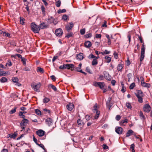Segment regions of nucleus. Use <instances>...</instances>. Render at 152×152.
<instances>
[{
    "label": "nucleus",
    "instance_id": "nucleus-1",
    "mask_svg": "<svg viewBox=\"0 0 152 152\" xmlns=\"http://www.w3.org/2000/svg\"><path fill=\"white\" fill-rule=\"evenodd\" d=\"M31 30L35 33H39L40 30L39 26H38L34 22L31 23Z\"/></svg>",
    "mask_w": 152,
    "mask_h": 152
},
{
    "label": "nucleus",
    "instance_id": "nucleus-2",
    "mask_svg": "<svg viewBox=\"0 0 152 152\" xmlns=\"http://www.w3.org/2000/svg\"><path fill=\"white\" fill-rule=\"evenodd\" d=\"M145 47L144 44H142L141 47V55L140 57V61L142 62L143 60L145 57Z\"/></svg>",
    "mask_w": 152,
    "mask_h": 152
},
{
    "label": "nucleus",
    "instance_id": "nucleus-3",
    "mask_svg": "<svg viewBox=\"0 0 152 152\" xmlns=\"http://www.w3.org/2000/svg\"><path fill=\"white\" fill-rule=\"evenodd\" d=\"M41 84L40 83H39L37 84H32L31 86L33 89L35 91L37 92L40 91L39 88L41 86Z\"/></svg>",
    "mask_w": 152,
    "mask_h": 152
},
{
    "label": "nucleus",
    "instance_id": "nucleus-4",
    "mask_svg": "<svg viewBox=\"0 0 152 152\" xmlns=\"http://www.w3.org/2000/svg\"><path fill=\"white\" fill-rule=\"evenodd\" d=\"M93 85L96 87L99 86L100 89H103L105 86V84L104 82H94V83Z\"/></svg>",
    "mask_w": 152,
    "mask_h": 152
},
{
    "label": "nucleus",
    "instance_id": "nucleus-5",
    "mask_svg": "<svg viewBox=\"0 0 152 152\" xmlns=\"http://www.w3.org/2000/svg\"><path fill=\"white\" fill-rule=\"evenodd\" d=\"M151 108L150 105L148 104H146L145 105L143 108L144 111L145 112L149 113L151 111Z\"/></svg>",
    "mask_w": 152,
    "mask_h": 152
},
{
    "label": "nucleus",
    "instance_id": "nucleus-6",
    "mask_svg": "<svg viewBox=\"0 0 152 152\" xmlns=\"http://www.w3.org/2000/svg\"><path fill=\"white\" fill-rule=\"evenodd\" d=\"M124 67V62L121 61L120 63L119 64L117 67V70L118 71V72H121L122 71V69Z\"/></svg>",
    "mask_w": 152,
    "mask_h": 152
},
{
    "label": "nucleus",
    "instance_id": "nucleus-7",
    "mask_svg": "<svg viewBox=\"0 0 152 152\" xmlns=\"http://www.w3.org/2000/svg\"><path fill=\"white\" fill-rule=\"evenodd\" d=\"M74 25L72 22L69 23L66 26V29L69 32L72 29Z\"/></svg>",
    "mask_w": 152,
    "mask_h": 152
},
{
    "label": "nucleus",
    "instance_id": "nucleus-8",
    "mask_svg": "<svg viewBox=\"0 0 152 152\" xmlns=\"http://www.w3.org/2000/svg\"><path fill=\"white\" fill-rule=\"evenodd\" d=\"M115 132L119 134H121L124 131L123 129L120 127H116L115 128Z\"/></svg>",
    "mask_w": 152,
    "mask_h": 152
},
{
    "label": "nucleus",
    "instance_id": "nucleus-9",
    "mask_svg": "<svg viewBox=\"0 0 152 152\" xmlns=\"http://www.w3.org/2000/svg\"><path fill=\"white\" fill-rule=\"evenodd\" d=\"M62 30L60 28L57 29L55 31V34L57 36L60 37L62 35Z\"/></svg>",
    "mask_w": 152,
    "mask_h": 152
},
{
    "label": "nucleus",
    "instance_id": "nucleus-10",
    "mask_svg": "<svg viewBox=\"0 0 152 152\" xmlns=\"http://www.w3.org/2000/svg\"><path fill=\"white\" fill-rule=\"evenodd\" d=\"M12 80L13 82L15 83V85H17L18 86H21V84L18 83V79L17 77H13L12 79Z\"/></svg>",
    "mask_w": 152,
    "mask_h": 152
},
{
    "label": "nucleus",
    "instance_id": "nucleus-11",
    "mask_svg": "<svg viewBox=\"0 0 152 152\" xmlns=\"http://www.w3.org/2000/svg\"><path fill=\"white\" fill-rule=\"evenodd\" d=\"M74 105L73 104L69 103L66 106L67 109L70 111L72 110L74 108Z\"/></svg>",
    "mask_w": 152,
    "mask_h": 152
},
{
    "label": "nucleus",
    "instance_id": "nucleus-12",
    "mask_svg": "<svg viewBox=\"0 0 152 152\" xmlns=\"http://www.w3.org/2000/svg\"><path fill=\"white\" fill-rule=\"evenodd\" d=\"M39 26L40 29H44L47 28L48 27V25L44 22H42L41 23Z\"/></svg>",
    "mask_w": 152,
    "mask_h": 152
},
{
    "label": "nucleus",
    "instance_id": "nucleus-13",
    "mask_svg": "<svg viewBox=\"0 0 152 152\" xmlns=\"http://www.w3.org/2000/svg\"><path fill=\"white\" fill-rule=\"evenodd\" d=\"M36 132L37 135L39 137H42L43 136L45 133L44 131L41 129H39Z\"/></svg>",
    "mask_w": 152,
    "mask_h": 152
},
{
    "label": "nucleus",
    "instance_id": "nucleus-14",
    "mask_svg": "<svg viewBox=\"0 0 152 152\" xmlns=\"http://www.w3.org/2000/svg\"><path fill=\"white\" fill-rule=\"evenodd\" d=\"M29 121L27 119L24 118L21 122L20 125L26 126L28 123Z\"/></svg>",
    "mask_w": 152,
    "mask_h": 152
},
{
    "label": "nucleus",
    "instance_id": "nucleus-15",
    "mask_svg": "<svg viewBox=\"0 0 152 152\" xmlns=\"http://www.w3.org/2000/svg\"><path fill=\"white\" fill-rule=\"evenodd\" d=\"M104 77L107 80L110 81L111 80V76L108 73L106 72L105 73H104Z\"/></svg>",
    "mask_w": 152,
    "mask_h": 152
},
{
    "label": "nucleus",
    "instance_id": "nucleus-16",
    "mask_svg": "<svg viewBox=\"0 0 152 152\" xmlns=\"http://www.w3.org/2000/svg\"><path fill=\"white\" fill-rule=\"evenodd\" d=\"M83 53H80L77 56V59L81 61L84 58Z\"/></svg>",
    "mask_w": 152,
    "mask_h": 152
},
{
    "label": "nucleus",
    "instance_id": "nucleus-17",
    "mask_svg": "<svg viewBox=\"0 0 152 152\" xmlns=\"http://www.w3.org/2000/svg\"><path fill=\"white\" fill-rule=\"evenodd\" d=\"M74 65L73 64H65V69H73L74 68Z\"/></svg>",
    "mask_w": 152,
    "mask_h": 152
},
{
    "label": "nucleus",
    "instance_id": "nucleus-18",
    "mask_svg": "<svg viewBox=\"0 0 152 152\" xmlns=\"http://www.w3.org/2000/svg\"><path fill=\"white\" fill-rule=\"evenodd\" d=\"M18 135V133L17 132H15L13 134H9L8 136H9L8 137H10L11 138H13L14 139H15L16 137Z\"/></svg>",
    "mask_w": 152,
    "mask_h": 152
},
{
    "label": "nucleus",
    "instance_id": "nucleus-19",
    "mask_svg": "<svg viewBox=\"0 0 152 152\" xmlns=\"http://www.w3.org/2000/svg\"><path fill=\"white\" fill-rule=\"evenodd\" d=\"M134 132L131 129L129 130L126 133V137H128L133 135Z\"/></svg>",
    "mask_w": 152,
    "mask_h": 152
},
{
    "label": "nucleus",
    "instance_id": "nucleus-20",
    "mask_svg": "<svg viewBox=\"0 0 152 152\" xmlns=\"http://www.w3.org/2000/svg\"><path fill=\"white\" fill-rule=\"evenodd\" d=\"M141 83L142 86L144 87L149 88L150 87V84L146 83L143 81L142 80V81Z\"/></svg>",
    "mask_w": 152,
    "mask_h": 152
},
{
    "label": "nucleus",
    "instance_id": "nucleus-21",
    "mask_svg": "<svg viewBox=\"0 0 152 152\" xmlns=\"http://www.w3.org/2000/svg\"><path fill=\"white\" fill-rule=\"evenodd\" d=\"M99 58V56L96 57L92 61V65L93 66L96 65L98 64L97 59Z\"/></svg>",
    "mask_w": 152,
    "mask_h": 152
},
{
    "label": "nucleus",
    "instance_id": "nucleus-22",
    "mask_svg": "<svg viewBox=\"0 0 152 152\" xmlns=\"http://www.w3.org/2000/svg\"><path fill=\"white\" fill-rule=\"evenodd\" d=\"M84 45L86 48H90L91 46V44L90 41H88L85 42Z\"/></svg>",
    "mask_w": 152,
    "mask_h": 152
},
{
    "label": "nucleus",
    "instance_id": "nucleus-23",
    "mask_svg": "<svg viewBox=\"0 0 152 152\" xmlns=\"http://www.w3.org/2000/svg\"><path fill=\"white\" fill-rule=\"evenodd\" d=\"M136 96L137 98H138V101L140 103H142L143 102V99L142 98V97L143 96H140L138 95H136Z\"/></svg>",
    "mask_w": 152,
    "mask_h": 152
},
{
    "label": "nucleus",
    "instance_id": "nucleus-24",
    "mask_svg": "<svg viewBox=\"0 0 152 152\" xmlns=\"http://www.w3.org/2000/svg\"><path fill=\"white\" fill-rule=\"evenodd\" d=\"M48 87L51 88L54 91H57V89L56 87L52 84H48Z\"/></svg>",
    "mask_w": 152,
    "mask_h": 152
},
{
    "label": "nucleus",
    "instance_id": "nucleus-25",
    "mask_svg": "<svg viewBox=\"0 0 152 152\" xmlns=\"http://www.w3.org/2000/svg\"><path fill=\"white\" fill-rule=\"evenodd\" d=\"M77 122L78 125L80 126H83L84 125L83 122L80 119H78L77 121Z\"/></svg>",
    "mask_w": 152,
    "mask_h": 152
},
{
    "label": "nucleus",
    "instance_id": "nucleus-26",
    "mask_svg": "<svg viewBox=\"0 0 152 152\" xmlns=\"http://www.w3.org/2000/svg\"><path fill=\"white\" fill-rule=\"evenodd\" d=\"M97 104L96 103L93 107L92 110L94 113H95V112H96V111H98L97 109Z\"/></svg>",
    "mask_w": 152,
    "mask_h": 152
},
{
    "label": "nucleus",
    "instance_id": "nucleus-27",
    "mask_svg": "<svg viewBox=\"0 0 152 152\" xmlns=\"http://www.w3.org/2000/svg\"><path fill=\"white\" fill-rule=\"evenodd\" d=\"M137 93H135V94L138 95L140 96H143V94L142 91L140 90H137Z\"/></svg>",
    "mask_w": 152,
    "mask_h": 152
},
{
    "label": "nucleus",
    "instance_id": "nucleus-28",
    "mask_svg": "<svg viewBox=\"0 0 152 152\" xmlns=\"http://www.w3.org/2000/svg\"><path fill=\"white\" fill-rule=\"evenodd\" d=\"M140 118L142 119L145 120V119L144 115L143 114L142 112L141 111L140 112Z\"/></svg>",
    "mask_w": 152,
    "mask_h": 152
},
{
    "label": "nucleus",
    "instance_id": "nucleus-29",
    "mask_svg": "<svg viewBox=\"0 0 152 152\" xmlns=\"http://www.w3.org/2000/svg\"><path fill=\"white\" fill-rule=\"evenodd\" d=\"M37 72H39L41 73H43L44 72L43 69L42 68H41L40 67H37Z\"/></svg>",
    "mask_w": 152,
    "mask_h": 152
},
{
    "label": "nucleus",
    "instance_id": "nucleus-30",
    "mask_svg": "<svg viewBox=\"0 0 152 152\" xmlns=\"http://www.w3.org/2000/svg\"><path fill=\"white\" fill-rule=\"evenodd\" d=\"M96 114L95 115L94 117L95 119H97L99 117V115L100 113V111H96Z\"/></svg>",
    "mask_w": 152,
    "mask_h": 152
},
{
    "label": "nucleus",
    "instance_id": "nucleus-31",
    "mask_svg": "<svg viewBox=\"0 0 152 152\" xmlns=\"http://www.w3.org/2000/svg\"><path fill=\"white\" fill-rule=\"evenodd\" d=\"M110 51H108L107 50H105L103 52H101L100 53L103 55H104L105 54H108L110 53Z\"/></svg>",
    "mask_w": 152,
    "mask_h": 152
},
{
    "label": "nucleus",
    "instance_id": "nucleus-32",
    "mask_svg": "<svg viewBox=\"0 0 152 152\" xmlns=\"http://www.w3.org/2000/svg\"><path fill=\"white\" fill-rule=\"evenodd\" d=\"M20 23L22 25H24L25 24V23L24 22V21L25 20L22 17H20Z\"/></svg>",
    "mask_w": 152,
    "mask_h": 152
},
{
    "label": "nucleus",
    "instance_id": "nucleus-33",
    "mask_svg": "<svg viewBox=\"0 0 152 152\" xmlns=\"http://www.w3.org/2000/svg\"><path fill=\"white\" fill-rule=\"evenodd\" d=\"M105 58L106 60V62L107 63H109L111 61V58L110 57L107 56H106L105 57Z\"/></svg>",
    "mask_w": 152,
    "mask_h": 152
},
{
    "label": "nucleus",
    "instance_id": "nucleus-34",
    "mask_svg": "<svg viewBox=\"0 0 152 152\" xmlns=\"http://www.w3.org/2000/svg\"><path fill=\"white\" fill-rule=\"evenodd\" d=\"M50 100L49 98L47 97H45L43 100V102L44 103H46L48 102Z\"/></svg>",
    "mask_w": 152,
    "mask_h": 152
},
{
    "label": "nucleus",
    "instance_id": "nucleus-35",
    "mask_svg": "<svg viewBox=\"0 0 152 152\" xmlns=\"http://www.w3.org/2000/svg\"><path fill=\"white\" fill-rule=\"evenodd\" d=\"M7 80V79L6 77H3L0 79V81L1 83H4L6 82Z\"/></svg>",
    "mask_w": 152,
    "mask_h": 152
},
{
    "label": "nucleus",
    "instance_id": "nucleus-36",
    "mask_svg": "<svg viewBox=\"0 0 152 152\" xmlns=\"http://www.w3.org/2000/svg\"><path fill=\"white\" fill-rule=\"evenodd\" d=\"M121 84L122 86V89L121 90V91L123 92L124 93L125 92L126 90H125V88L124 87V84H123V82H121Z\"/></svg>",
    "mask_w": 152,
    "mask_h": 152
},
{
    "label": "nucleus",
    "instance_id": "nucleus-37",
    "mask_svg": "<svg viewBox=\"0 0 152 152\" xmlns=\"http://www.w3.org/2000/svg\"><path fill=\"white\" fill-rule=\"evenodd\" d=\"M135 86V83H133L130 84L129 87V88L130 89H133Z\"/></svg>",
    "mask_w": 152,
    "mask_h": 152
},
{
    "label": "nucleus",
    "instance_id": "nucleus-38",
    "mask_svg": "<svg viewBox=\"0 0 152 152\" xmlns=\"http://www.w3.org/2000/svg\"><path fill=\"white\" fill-rule=\"evenodd\" d=\"M12 65V63L10 60H8L7 63H6V66H11Z\"/></svg>",
    "mask_w": 152,
    "mask_h": 152
},
{
    "label": "nucleus",
    "instance_id": "nucleus-39",
    "mask_svg": "<svg viewBox=\"0 0 152 152\" xmlns=\"http://www.w3.org/2000/svg\"><path fill=\"white\" fill-rule=\"evenodd\" d=\"M92 36L91 33H88L85 35V38H89L91 37Z\"/></svg>",
    "mask_w": 152,
    "mask_h": 152
},
{
    "label": "nucleus",
    "instance_id": "nucleus-40",
    "mask_svg": "<svg viewBox=\"0 0 152 152\" xmlns=\"http://www.w3.org/2000/svg\"><path fill=\"white\" fill-rule=\"evenodd\" d=\"M17 109L16 107H15L14 108L12 109L11 111H10L9 112L10 114H12L15 113L16 111V109Z\"/></svg>",
    "mask_w": 152,
    "mask_h": 152
},
{
    "label": "nucleus",
    "instance_id": "nucleus-41",
    "mask_svg": "<svg viewBox=\"0 0 152 152\" xmlns=\"http://www.w3.org/2000/svg\"><path fill=\"white\" fill-rule=\"evenodd\" d=\"M53 18L51 17L48 19V22L49 23H52L53 22Z\"/></svg>",
    "mask_w": 152,
    "mask_h": 152
},
{
    "label": "nucleus",
    "instance_id": "nucleus-42",
    "mask_svg": "<svg viewBox=\"0 0 152 152\" xmlns=\"http://www.w3.org/2000/svg\"><path fill=\"white\" fill-rule=\"evenodd\" d=\"M126 105L127 108H129L130 109H132V106L130 103L126 102Z\"/></svg>",
    "mask_w": 152,
    "mask_h": 152
},
{
    "label": "nucleus",
    "instance_id": "nucleus-43",
    "mask_svg": "<svg viewBox=\"0 0 152 152\" xmlns=\"http://www.w3.org/2000/svg\"><path fill=\"white\" fill-rule=\"evenodd\" d=\"M61 4V1L60 0H58L56 3V5L57 7H60Z\"/></svg>",
    "mask_w": 152,
    "mask_h": 152
},
{
    "label": "nucleus",
    "instance_id": "nucleus-44",
    "mask_svg": "<svg viewBox=\"0 0 152 152\" xmlns=\"http://www.w3.org/2000/svg\"><path fill=\"white\" fill-rule=\"evenodd\" d=\"M3 36L9 37H10V34L8 33H7L6 32H4Z\"/></svg>",
    "mask_w": 152,
    "mask_h": 152
},
{
    "label": "nucleus",
    "instance_id": "nucleus-45",
    "mask_svg": "<svg viewBox=\"0 0 152 152\" xmlns=\"http://www.w3.org/2000/svg\"><path fill=\"white\" fill-rule=\"evenodd\" d=\"M35 113L38 115H41V112L38 109H36L35 110Z\"/></svg>",
    "mask_w": 152,
    "mask_h": 152
},
{
    "label": "nucleus",
    "instance_id": "nucleus-46",
    "mask_svg": "<svg viewBox=\"0 0 152 152\" xmlns=\"http://www.w3.org/2000/svg\"><path fill=\"white\" fill-rule=\"evenodd\" d=\"M19 115L21 117V118H24L26 117L25 116L23 115V114L22 113V112L20 111L19 113Z\"/></svg>",
    "mask_w": 152,
    "mask_h": 152
},
{
    "label": "nucleus",
    "instance_id": "nucleus-47",
    "mask_svg": "<svg viewBox=\"0 0 152 152\" xmlns=\"http://www.w3.org/2000/svg\"><path fill=\"white\" fill-rule=\"evenodd\" d=\"M96 57L92 53H91L88 56V58H95Z\"/></svg>",
    "mask_w": 152,
    "mask_h": 152
},
{
    "label": "nucleus",
    "instance_id": "nucleus-48",
    "mask_svg": "<svg viewBox=\"0 0 152 152\" xmlns=\"http://www.w3.org/2000/svg\"><path fill=\"white\" fill-rule=\"evenodd\" d=\"M86 32L85 28L81 29L80 31V32L81 35H83L85 34Z\"/></svg>",
    "mask_w": 152,
    "mask_h": 152
},
{
    "label": "nucleus",
    "instance_id": "nucleus-49",
    "mask_svg": "<svg viewBox=\"0 0 152 152\" xmlns=\"http://www.w3.org/2000/svg\"><path fill=\"white\" fill-rule=\"evenodd\" d=\"M66 12V10L65 9L62 10H59L58 11V13H62L65 12Z\"/></svg>",
    "mask_w": 152,
    "mask_h": 152
},
{
    "label": "nucleus",
    "instance_id": "nucleus-50",
    "mask_svg": "<svg viewBox=\"0 0 152 152\" xmlns=\"http://www.w3.org/2000/svg\"><path fill=\"white\" fill-rule=\"evenodd\" d=\"M128 121L127 119H125L124 120H122L120 122L121 125L124 123H127L128 122Z\"/></svg>",
    "mask_w": 152,
    "mask_h": 152
},
{
    "label": "nucleus",
    "instance_id": "nucleus-51",
    "mask_svg": "<svg viewBox=\"0 0 152 152\" xmlns=\"http://www.w3.org/2000/svg\"><path fill=\"white\" fill-rule=\"evenodd\" d=\"M10 73L9 72H5L4 73H0V76H5L6 75H10Z\"/></svg>",
    "mask_w": 152,
    "mask_h": 152
},
{
    "label": "nucleus",
    "instance_id": "nucleus-52",
    "mask_svg": "<svg viewBox=\"0 0 152 152\" xmlns=\"http://www.w3.org/2000/svg\"><path fill=\"white\" fill-rule=\"evenodd\" d=\"M113 55L115 59H117L118 58V53L117 52H114L113 53Z\"/></svg>",
    "mask_w": 152,
    "mask_h": 152
},
{
    "label": "nucleus",
    "instance_id": "nucleus-53",
    "mask_svg": "<svg viewBox=\"0 0 152 152\" xmlns=\"http://www.w3.org/2000/svg\"><path fill=\"white\" fill-rule=\"evenodd\" d=\"M132 76V75L131 73H129L127 75L128 81L129 82L130 81V79L131 78Z\"/></svg>",
    "mask_w": 152,
    "mask_h": 152
},
{
    "label": "nucleus",
    "instance_id": "nucleus-54",
    "mask_svg": "<svg viewBox=\"0 0 152 152\" xmlns=\"http://www.w3.org/2000/svg\"><path fill=\"white\" fill-rule=\"evenodd\" d=\"M21 61L23 63V64L24 65H26V59L24 58H21Z\"/></svg>",
    "mask_w": 152,
    "mask_h": 152
},
{
    "label": "nucleus",
    "instance_id": "nucleus-55",
    "mask_svg": "<svg viewBox=\"0 0 152 152\" xmlns=\"http://www.w3.org/2000/svg\"><path fill=\"white\" fill-rule=\"evenodd\" d=\"M104 76L103 75H100L99 76V79L101 80H103L104 79Z\"/></svg>",
    "mask_w": 152,
    "mask_h": 152
},
{
    "label": "nucleus",
    "instance_id": "nucleus-56",
    "mask_svg": "<svg viewBox=\"0 0 152 152\" xmlns=\"http://www.w3.org/2000/svg\"><path fill=\"white\" fill-rule=\"evenodd\" d=\"M107 21H104V23L102 25V27H105L106 28L107 27Z\"/></svg>",
    "mask_w": 152,
    "mask_h": 152
},
{
    "label": "nucleus",
    "instance_id": "nucleus-57",
    "mask_svg": "<svg viewBox=\"0 0 152 152\" xmlns=\"http://www.w3.org/2000/svg\"><path fill=\"white\" fill-rule=\"evenodd\" d=\"M37 145L39 146L41 148H42L45 151L46 149L44 147V146L42 144H37Z\"/></svg>",
    "mask_w": 152,
    "mask_h": 152
},
{
    "label": "nucleus",
    "instance_id": "nucleus-58",
    "mask_svg": "<svg viewBox=\"0 0 152 152\" xmlns=\"http://www.w3.org/2000/svg\"><path fill=\"white\" fill-rule=\"evenodd\" d=\"M72 36V33H69L67 34L66 37L68 38H69L70 37Z\"/></svg>",
    "mask_w": 152,
    "mask_h": 152
},
{
    "label": "nucleus",
    "instance_id": "nucleus-59",
    "mask_svg": "<svg viewBox=\"0 0 152 152\" xmlns=\"http://www.w3.org/2000/svg\"><path fill=\"white\" fill-rule=\"evenodd\" d=\"M137 35V36L138 38L140 39V42L141 43H143H143L144 44L142 37L141 36H140L138 34Z\"/></svg>",
    "mask_w": 152,
    "mask_h": 152
},
{
    "label": "nucleus",
    "instance_id": "nucleus-60",
    "mask_svg": "<svg viewBox=\"0 0 152 152\" xmlns=\"http://www.w3.org/2000/svg\"><path fill=\"white\" fill-rule=\"evenodd\" d=\"M103 148L105 150L108 149L109 147L106 144H104L103 145Z\"/></svg>",
    "mask_w": 152,
    "mask_h": 152
},
{
    "label": "nucleus",
    "instance_id": "nucleus-61",
    "mask_svg": "<svg viewBox=\"0 0 152 152\" xmlns=\"http://www.w3.org/2000/svg\"><path fill=\"white\" fill-rule=\"evenodd\" d=\"M68 17L66 15H64L62 17V19L64 20H67Z\"/></svg>",
    "mask_w": 152,
    "mask_h": 152
},
{
    "label": "nucleus",
    "instance_id": "nucleus-62",
    "mask_svg": "<svg viewBox=\"0 0 152 152\" xmlns=\"http://www.w3.org/2000/svg\"><path fill=\"white\" fill-rule=\"evenodd\" d=\"M85 118L86 120L87 121L90 120L91 118V117H90V116L88 115H86Z\"/></svg>",
    "mask_w": 152,
    "mask_h": 152
},
{
    "label": "nucleus",
    "instance_id": "nucleus-63",
    "mask_svg": "<svg viewBox=\"0 0 152 152\" xmlns=\"http://www.w3.org/2000/svg\"><path fill=\"white\" fill-rule=\"evenodd\" d=\"M50 78L52 79V80L53 81H55L56 80L55 77V76L53 75H52L50 76Z\"/></svg>",
    "mask_w": 152,
    "mask_h": 152
},
{
    "label": "nucleus",
    "instance_id": "nucleus-64",
    "mask_svg": "<svg viewBox=\"0 0 152 152\" xmlns=\"http://www.w3.org/2000/svg\"><path fill=\"white\" fill-rule=\"evenodd\" d=\"M121 118V117L120 115H117L116 116L115 119L117 121H118Z\"/></svg>",
    "mask_w": 152,
    "mask_h": 152
}]
</instances>
